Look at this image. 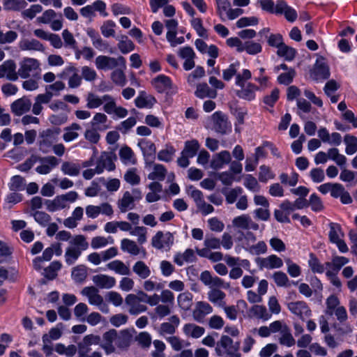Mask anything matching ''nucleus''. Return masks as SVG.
I'll return each instance as SVG.
<instances>
[{"label":"nucleus","mask_w":357,"mask_h":357,"mask_svg":"<svg viewBox=\"0 0 357 357\" xmlns=\"http://www.w3.org/2000/svg\"><path fill=\"white\" fill-rule=\"evenodd\" d=\"M277 54L280 57L284 58L286 61H291L295 58L296 50L284 43L278 50Z\"/></svg>","instance_id":"nucleus-55"},{"label":"nucleus","mask_w":357,"mask_h":357,"mask_svg":"<svg viewBox=\"0 0 357 357\" xmlns=\"http://www.w3.org/2000/svg\"><path fill=\"white\" fill-rule=\"evenodd\" d=\"M116 40H118L117 47L123 54H128L135 48L133 42L126 35L119 36L116 38Z\"/></svg>","instance_id":"nucleus-38"},{"label":"nucleus","mask_w":357,"mask_h":357,"mask_svg":"<svg viewBox=\"0 0 357 357\" xmlns=\"http://www.w3.org/2000/svg\"><path fill=\"white\" fill-rule=\"evenodd\" d=\"M331 195L333 198H340L343 204H351L353 199L350 194L345 190L344 187L340 183H333L331 192Z\"/></svg>","instance_id":"nucleus-23"},{"label":"nucleus","mask_w":357,"mask_h":357,"mask_svg":"<svg viewBox=\"0 0 357 357\" xmlns=\"http://www.w3.org/2000/svg\"><path fill=\"white\" fill-rule=\"evenodd\" d=\"M199 144L197 139H192L185 142L184 148L181 151L183 154L190 156V158L195 157L199 149Z\"/></svg>","instance_id":"nucleus-51"},{"label":"nucleus","mask_w":357,"mask_h":357,"mask_svg":"<svg viewBox=\"0 0 357 357\" xmlns=\"http://www.w3.org/2000/svg\"><path fill=\"white\" fill-rule=\"evenodd\" d=\"M64 255L65 261L68 266L74 264L83 251L89 248V243L83 235L75 236L69 242Z\"/></svg>","instance_id":"nucleus-1"},{"label":"nucleus","mask_w":357,"mask_h":357,"mask_svg":"<svg viewBox=\"0 0 357 357\" xmlns=\"http://www.w3.org/2000/svg\"><path fill=\"white\" fill-rule=\"evenodd\" d=\"M22 50H33L43 52L45 47L43 45L36 39L24 40L20 44Z\"/></svg>","instance_id":"nucleus-46"},{"label":"nucleus","mask_w":357,"mask_h":357,"mask_svg":"<svg viewBox=\"0 0 357 357\" xmlns=\"http://www.w3.org/2000/svg\"><path fill=\"white\" fill-rule=\"evenodd\" d=\"M81 129V126L77 123H73L70 126L64 128V133L63 135V139L66 142H70L76 139L79 137V134L77 132Z\"/></svg>","instance_id":"nucleus-44"},{"label":"nucleus","mask_w":357,"mask_h":357,"mask_svg":"<svg viewBox=\"0 0 357 357\" xmlns=\"http://www.w3.org/2000/svg\"><path fill=\"white\" fill-rule=\"evenodd\" d=\"M101 337L99 335L90 334L84 337L82 341L77 343L78 349H91V345L100 346Z\"/></svg>","instance_id":"nucleus-41"},{"label":"nucleus","mask_w":357,"mask_h":357,"mask_svg":"<svg viewBox=\"0 0 357 357\" xmlns=\"http://www.w3.org/2000/svg\"><path fill=\"white\" fill-rule=\"evenodd\" d=\"M107 268L114 271L115 273L121 275H130V269L128 266L126 265L122 261L116 259L114 260L107 265Z\"/></svg>","instance_id":"nucleus-36"},{"label":"nucleus","mask_w":357,"mask_h":357,"mask_svg":"<svg viewBox=\"0 0 357 357\" xmlns=\"http://www.w3.org/2000/svg\"><path fill=\"white\" fill-rule=\"evenodd\" d=\"M231 155L228 151H222L215 154L211 161V167L213 169L222 168L231 162Z\"/></svg>","instance_id":"nucleus-28"},{"label":"nucleus","mask_w":357,"mask_h":357,"mask_svg":"<svg viewBox=\"0 0 357 357\" xmlns=\"http://www.w3.org/2000/svg\"><path fill=\"white\" fill-rule=\"evenodd\" d=\"M196 256L192 249H186L184 252H178L174 256V262L181 266L185 263H192L195 261Z\"/></svg>","instance_id":"nucleus-32"},{"label":"nucleus","mask_w":357,"mask_h":357,"mask_svg":"<svg viewBox=\"0 0 357 357\" xmlns=\"http://www.w3.org/2000/svg\"><path fill=\"white\" fill-rule=\"evenodd\" d=\"M167 174V169L164 165L160 164H155L153 171L150 173L148 178L151 180L163 181Z\"/></svg>","instance_id":"nucleus-61"},{"label":"nucleus","mask_w":357,"mask_h":357,"mask_svg":"<svg viewBox=\"0 0 357 357\" xmlns=\"http://www.w3.org/2000/svg\"><path fill=\"white\" fill-rule=\"evenodd\" d=\"M92 281L100 289H110L116 284V279L114 277L103 274L93 276Z\"/></svg>","instance_id":"nucleus-31"},{"label":"nucleus","mask_w":357,"mask_h":357,"mask_svg":"<svg viewBox=\"0 0 357 357\" xmlns=\"http://www.w3.org/2000/svg\"><path fill=\"white\" fill-rule=\"evenodd\" d=\"M272 278L278 287H287L291 285V282L287 274L282 271H275L272 275Z\"/></svg>","instance_id":"nucleus-60"},{"label":"nucleus","mask_w":357,"mask_h":357,"mask_svg":"<svg viewBox=\"0 0 357 357\" xmlns=\"http://www.w3.org/2000/svg\"><path fill=\"white\" fill-rule=\"evenodd\" d=\"M288 310L294 315L298 317L302 321L312 316V310L303 301H293L287 303Z\"/></svg>","instance_id":"nucleus-14"},{"label":"nucleus","mask_w":357,"mask_h":357,"mask_svg":"<svg viewBox=\"0 0 357 357\" xmlns=\"http://www.w3.org/2000/svg\"><path fill=\"white\" fill-rule=\"evenodd\" d=\"M126 303L129 306L128 312L130 314L137 315L147 310V307L141 304L140 301L136 298L135 294H128L126 297Z\"/></svg>","instance_id":"nucleus-27"},{"label":"nucleus","mask_w":357,"mask_h":357,"mask_svg":"<svg viewBox=\"0 0 357 357\" xmlns=\"http://www.w3.org/2000/svg\"><path fill=\"white\" fill-rule=\"evenodd\" d=\"M121 249L132 255H137L142 252L145 254L144 248H140L136 242L128 238H123L121 241Z\"/></svg>","instance_id":"nucleus-33"},{"label":"nucleus","mask_w":357,"mask_h":357,"mask_svg":"<svg viewBox=\"0 0 357 357\" xmlns=\"http://www.w3.org/2000/svg\"><path fill=\"white\" fill-rule=\"evenodd\" d=\"M258 90V87L252 83H248L241 89L236 91V96L246 100H252L255 98V92Z\"/></svg>","instance_id":"nucleus-35"},{"label":"nucleus","mask_w":357,"mask_h":357,"mask_svg":"<svg viewBox=\"0 0 357 357\" xmlns=\"http://www.w3.org/2000/svg\"><path fill=\"white\" fill-rule=\"evenodd\" d=\"M176 149L170 143H167L162 149L159 151L157 155L158 160L169 162H171L176 153Z\"/></svg>","instance_id":"nucleus-37"},{"label":"nucleus","mask_w":357,"mask_h":357,"mask_svg":"<svg viewBox=\"0 0 357 357\" xmlns=\"http://www.w3.org/2000/svg\"><path fill=\"white\" fill-rule=\"evenodd\" d=\"M115 164L114 163L112 157L107 153L104 152L100 155L96 164V173L100 174L107 169L109 172L115 169Z\"/></svg>","instance_id":"nucleus-26"},{"label":"nucleus","mask_w":357,"mask_h":357,"mask_svg":"<svg viewBox=\"0 0 357 357\" xmlns=\"http://www.w3.org/2000/svg\"><path fill=\"white\" fill-rule=\"evenodd\" d=\"M119 157L124 165H135L137 163V158L133 151L127 146L120 149Z\"/></svg>","instance_id":"nucleus-40"},{"label":"nucleus","mask_w":357,"mask_h":357,"mask_svg":"<svg viewBox=\"0 0 357 357\" xmlns=\"http://www.w3.org/2000/svg\"><path fill=\"white\" fill-rule=\"evenodd\" d=\"M213 312L211 305L204 301H198L192 311V317L194 320L199 323H202L206 315Z\"/></svg>","instance_id":"nucleus-18"},{"label":"nucleus","mask_w":357,"mask_h":357,"mask_svg":"<svg viewBox=\"0 0 357 357\" xmlns=\"http://www.w3.org/2000/svg\"><path fill=\"white\" fill-rule=\"evenodd\" d=\"M142 199V192L139 188H132L131 191L123 192L122 197L117 202V206L121 213H126L135 207V202Z\"/></svg>","instance_id":"nucleus-4"},{"label":"nucleus","mask_w":357,"mask_h":357,"mask_svg":"<svg viewBox=\"0 0 357 357\" xmlns=\"http://www.w3.org/2000/svg\"><path fill=\"white\" fill-rule=\"evenodd\" d=\"M86 107L96 109L102 105L104 102L103 96L99 97L93 93H89L86 96Z\"/></svg>","instance_id":"nucleus-64"},{"label":"nucleus","mask_w":357,"mask_h":357,"mask_svg":"<svg viewBox=\"0 0 357 357\" xmlns=\"http://www.w3.org/2000/svg\"><path fill=\"white\" fill-rule=\"evenodd\" d=\"M4 77L10 81L17 80L18 70L16 71V64L14 61L9 59L0 65V78Z\"/></svg>","instance_id":"nucleus-19"},{"label":"nucleus","mask_w":357,"mask_h":357,"mask_svg":"<svg viewBox=\"0 0 357 357\" xmlns=\"http://www.w3.org/2000/svg\"><path fill=\"white\" fill-rule=\"evenodd\" d=\"M174 243V236L169 231H158L151 238V245L157 250H168Z\"/></svg>","instance_id":"nucleus-9"},{"label":"nucleus","mask_w":357,"mask_h":357,"mask_svg":"<svg viewBox=\"0 0 357 357\" xmlns=\"http://www.w3.org/2000/svg\"><path fill=\"white\" fill-rule=\"evenodd\" d=\"M195 95L202 99L205 98H215L217 96V92L215 90L211 89L206 83L203 82L197 85Z\"/></svg>","instance_id":"nucleus-39"},{"label":"nucleus","mask_w":357,"mask_h":357,"mask_svg":"<svg viewBox=\"0 0 357 357\" xmlns=\"http://www.w3.org/2000/svg\"><path fill=\"white\" fill-rule=\"evenodd\" d=\"M27 3L24 0H3L5 10L20 11L26 8Z\"/></svg>","instance_id":"nucleus-49"},{"label":"nucleus","mask_w":357,"mask_h":357,"mask_svg":"<svg viewBox=\"0 0 357 357\" xmlns=\"http://www.w3.org/2000/svg\"><path fill=\"white\" fill-rule=\"evenodd\" d=\"M81 294L87 297L89 304L98 306L103 313L109 312V307L104 302L103 298L98 294L97 288L93 286L86 287L82 290Z\"/></svg>","instance_id":"nucleus-5"},{"label":"nucleus","mask_w":357,"mask_h":357,"mask_svg":"<svg viewBox=\"0 0 357 357\" xmlns=\"http://www.w3.org/2000/svg\"><path fill=\"white\" fill-rule=\"evenodd\" d=\"M213 129L221 135H227L231 132V123L227 116L221 111L214 112L211 116Z\"/></svg>","instance_id":"nucleus-6"},{"label":"nucleus","mask_w":357,"mask_h":357,"mask_svg":"<svg viewBox=\"0 0 357 357\" xmlns=\"http://www.w3.org/2000/svg\"><path fill=\"white\" fill-rule=\"evenodd\" d=\"M155 102L156 99L152 96H147L144 91H140L135 99V106L138 108H151Z\"/></svg>","instance_id":"nucleus-34"},{"label":"nucleus","mask_w":357,"mask_h":357,"mask_svg":"<svg viewBox=\"0 0 357 357\" xmlns=\"http://www.w3.org/2000/svg\"><path fill=\"white\" fill-rule=\"evenodd\" d=\"M226 294L222 291L218 289H212L208 292V299L212 303L218 305L219 307L225 306L224 299Z\"/></svg>","instance_id":"nucleus-42"},{"label":"nucleus","mask_w":357,"mask_h":357,"mask_svg":"<svg viewBox=\"0 0 357 357\" xmlns=\"http://www.w3.org/2000/svg\"><path fill=\"white\" fill-rule=\"evenodd\" d=\"M197 254L201 257L206 258L213 262L220 261L223 259V254L220 252L208 251V249L196 248Z\"/></svg>","instance_id":"nucleus-52"},{"label":"nucleus","mask_w":357,"mask_h":357,"mask_svg":"<svg viewBox=\"0 0 357 357\" xmlns=\"http://www.w3.org/2000/svg\"><path fill=\"white\" fill-rule=\"evenodd\" d=\"M132 271L142 279H146L151 274L150 268L143 261H137L133 265Z\"/></svg>","instance_id":"nucleus-45"},{"label":"nucleus","mask_w":357,"mask_h":357,"mask_svg":"<svg viewBox=\"0 0 357 357\" xmlns=\"http://www.w3.org/2000/svg\"><path fill=\"white\" fill-rule=\"evenodd\" d=\"M40 165L36 168L40 174H47L59 165L58 159L54 156H47L40 159Z\"/></svg>","instance_id":"nucleus-25"},{"label":"nucleus","mask_w":357,"mask_h":357,"mask_svg":"<svg viewBox=\"0 0 357 357\" xmlns=\"http://www.w3.org/2000/svg\"><path fill=\"white\" fill-rule=\"evenodd\" d=\"M308 260V265L314 273H323L325 271V264H322L316 255L310 253Z\"/></svg>","instance_id":"nucleus-58"},{"label":"nucleus","mask_w":357,"mask_h":357,"mask_svg":"<svg viewBox=\"0 0 357 357\" xmlns=\"http://www.w3.org/2000/svg\"><path fill=\"white\" fill-rule=\"evenodd\" d=\"M330 75L329 68L324 59H317L310 73V77L317 82L327 79Z\"/></svg>","instance_id":"nucleus-13"},{"label":"nucleus","mask_w":357,"mask_h":357,"mask_svg":"<svg viewBox=\"0 0 357 357\" xmlns=\"http://www.w3.org/2000/svg\"><path fill=\"white\" fill-rule=\"evenodd\" d=\"M112 216L114 213L112 206L109 203H102L100 206L88 205L86 214L89 218H96L100 214Z\"/></svg>","instance_id":"nucleus-15"},{"label":"nucleus","mask_w":357,"mask_h":357,"mask_svg":"<svg viewBox=\"0 0 357 357\" xmlns=\"http://www.w3.org/2000/svg\"><path fill=\"white\" fill-rule=\"evenodd\" d=\"M349 259L342 256H335L333 257L331 261L325 263L326 275H329L330 273L337 275L340 269L347 263Z\"/></svg>","instance_id":"nucleus-20"},{"label":"nucleus","mask_w":357,"mask_h":357,"mask_svg":"<svg viewBox=\"0 0 357 357\" xmlns=\"http://www.w3.org/2000/svg\"><path fill=\"white\" fill-rule=\"evenodd\" d=\"M282 14H283L286 20L290 22H294L298 17L296 10L288 6L284 1H278L276 3V15Z\"/></svg>","instance_id":"nucleus-24"},{"label":"nucleus","mask_w":357,"mask_h":357,"mask_svg":"<svg viewBox=\"0 0 357 357\" xmlns=\"http://www.w3.org/2000/svg\"><path fill=\"white\" fill-rule=\"evenodd\" d=\"M239 342H234L227 335H222L216 344L215 351L218 355L225 357H240L238 353Z\"/></svg>","instance_id":"nucleus-2"},{"label":"nucleus","mask_w":357,"mask_h":357,"mask_svg":"<svg viewBox=\"0 0 357 357\" xmlns=\"http://www.w3.org/2000/svg\"><path fill=\"white\" fill-rule=\"evenodd\" d=\"M40 63L38 60L33 58H24L20 63L18 68V77L26 79L33 75L40 68Z\"/></svg>","instance_id":"nucleus-11"},{"label":"nucleus","mask_w":357,"mask_h":357,"mask_svg":"<svg viewBox=\"0 0 357 357\" xmlns=\"http://www.w3.org/2000/svg\"><path fill=\"white\" fill-rule=\"evenodd\" d=\"M116 339V331L110 329L102 335L100 342V347L104 349L106 354L109 355L115 352V340Z\"/></svg>","instance_id":"nucleus-17"},{"label":"nucleus","mask_w":357,"mask_h":357,"mask_svg":"<svg viewBox=\"0 0 357 357\" xmlns=\"http://www.w3.org/2000/svg\"><path fill=\"white\" fill-rule=\"evenodd\" d=\"M126 59L119 56L117 58L110 57L104 55H100L96 57L95 64L98 70H112L117 66H121L125 69L126 68Z\"/></svg>","instance_id":"nucleus-7"},{"label":"nucleus","mask_w":357,"mask_h":357,"mask_svg":"<svg viewBox=\"0 0 357 357\" xmlns=\"http://www.w3.org/2000/svg\"><path fill=\"white\" fill-rule=\"evenodd\" d=\"M138 146L140 148L146 163L150 161L152 162L155 158V154L156 151V147L153 142L146 139H141L139 140Z\"/></svg>","instance_id":"nucleus-21"},{"label":"nucleus","mask_w":357,"mask_h":357,"mask_svg":"<svg viewBox=\"0 0 357 357\" xmlns=\"http://www.w3.org/2000/svg\"><path fill=\"white\" fill-rule=\"evenodd\" d=\"M45 204L47 211L54 212L66 207V204L63 202V199L61 195L56 196L54 199L45 201Z\"/></svg>","instance_id":"nucleus-48"},{"label":"nucleus","mask_w":357,"mask_h":357,"mask_svg":"<svg viewBox=\"0 0 357 357\" xmlns=\"http://www.w3.org/2000/svg\"><path fill=\"white\" fill-rule=\"evenodd\" d=\"M124 180L131 185H136L140 183L141 178L137 168H129L123 176Z\"/></svg>","instance_id":"nucleus-57"},{"label":"nucleus","mask_w":357,"mask_h":357,"mask_svg":"<svg viewBox=\"0 0 357 357\" xmlns=\"http://www.w3.org/2000/svg\"><path fill=\"white\" fill-rule=\"evenodd\" d=\"M151 84L159 93L173 96L178 92V88L173 83L172 79L163 74L158 75L153 78L151 81Z\"/></svg>","instance_id":"nucleus-3"},{"label":"nucleus","mask_w":357,"mask_h":357,"mask_svg":"<svg viewBox=\"0 0 357 357\" xmlns=\"http://www.w3.org/2000/svg\"><path fill=\"white\" fill-rule=\"evenodd\" d=\"M280 337L279 338V342L281 345H284L288 347L294 346L296 343V340L294 338L289 328L285 326L281 331Z\"/></svg>","instance_id":"nucleus-50"},{"label":"nucleus","mask_w":357,"mask_h":357,"mask_svg":"<svg viewBox=\"0 0 357 357\" xmlns=\"http://www.w3.org/2000/svg\"><path fill=\"white\" fill-rule=\"evenodd\" d=\"M58 133L51 129H47L39 135L38 147L43 153L51 151L54 143L57 142Z\"/></svg>","instance_id":"nucleus-10"},{"label":"nucleus","mask_w":357,"mask_h":357,"mask_svg":"<svg viewBox=\"0 0 357 357\" xmlns=\"http://www.w3.org/2000/svg\"><path fill=\"white\" fill-rule=\"evenodd\" d=\"M344 142L346 144L345 152L347 155H353L357 151V137L353 135H347Z\"/></svg>","instance_id":"nucleus-63"},{"label":"nucleus","mask_w":357,"mask_h":357,"mask_svg":"<svg viewBox=\"0 0 357 357\" xmlns=\"http://www.w3.org/2000/svg\"><path fill=\"white\" fill-rule=\"evenodd\" d=\"M87 276V271L84 265H78L73 268L71 277L77 283L83 282Z\"/></svg>","instance_id":"nucleus-53"},{"label":"nucleus","mask_w":357,"mask_h":357,"mask_svg":"<svg viewBox=\"0 0 357 357\" xmlns=\"http://www.w3.org/2000/svg\"><path fill=\"white\" fill-rule=\"evenodd\" d=\"M192 298L193 295L190 292L181 293L177 297L178 305L183 310L187 311L192 305Z\"/></svg>","instance_id":"nucleus-47"},{"label":"nucleus","mask_w":357,"mask_h":357,"mask_svg":"<svg viewBox=\"0 0 357 357\" xmlns=\"http://www.w3.org/2000/svg\"><path fill=\"white\" fill-rule=\"evenodd\" d=\"M31 105V100L26 96H23L14 101L11 104L10 108L15 115L22 116L30 110Z\"/></svg>","instance_id":"nucleus-22"},{"label":"nucleus","mask_w":357,"mask_h":357,"mask_svg":"<svg viewBox=\"0 0 357 357\" xmlns=\"http://www.w3.org/2000/svg\"><path fill=\"white\" fill-rule=\"evenodd\" d=\"M107 121V117L105 114L96 113L90 121L89 125L91 127L102 131L107 129V127L105 126Z\"/></svg>","instance_id":"nucleus-56"},{"label":"nucleus","mask_w":357,"mask_h":357,"mask_svg":"<svg viewBox=\"0 0 357 357\" xmlns=\"http://www.w3.org/2000/svg\"><path fill=\"white\" fill-rule=\"evenodd\" d=\"M79 73L78 68L73 65H70L62 70L59 77L63 79L68 77V87L70 89H77L82 83V77Z\"/></svg>","instance_id":"nucleus-8"},{"label":"nucleus","mask_w":357,"mask_h":357,"mask_svg":"<svg viewBox=\"0 0 357 357\" xmlns=\"http://www.w3.org/2000/svg\"><path fill=\"white\" fill-rule=\"evenodd\" d=\"M248 317L250 318H255L263 321H267L271 318V313L266 309V306L261 305H254L252 306L248 312Z\"/></svg>","instance_id":"nucleus-29"},{"label":"nucleus","mask_w":357,"mask_h":357,"mask_svg":"<svg viewBox=\"0 0 357 357\" xmlns=\"http://www.w3.org/2000/svg\"><path fill=\"white\" fill-rule=\"evenodd\" d=\"M106 4L101 0H96L91 5L82 8L79 10L82 17L89 19L90 21L96 16V11H98L103 17H107L108 13L105 11Z\"/></svg>","instance_id":"nucleus-12"},{"label":"nucleus","mask_w":357,"mask_h":357,"mask_svg":"<svg viewBox=\"0 0 357 357\" xmlns=\"http://www.w3.org/2000/svg\"><path fill=\"white\" fill-rule=\"evenodd\" d=\"M255 261L260 269L279 268L283 266L282 260L275 255H271L264 258L257 257Z\"/></svg>","instance_id":"nucleus-16"},{"label":"nucleus","mask_w":357,"mask_h":357,"mask_svg":"<svg viewBox=\"0 0 357 357\" xmlns=\"http://www.w3.org/2000/svg\"><path fill=\"white\" fill-rule=\"evenodd\" d=\"M61 169L65 175L77 176L79 174L80 166L73 162H64L61 165Z\"/></svg>","instance_id":"nucleus-59"},{"label":"nucleus","mask_w":357,"mask_h":357,"mask_svg":"<svg viewBox=\"0 0 357 357\" xmlns=\"http://www.w3.org/2000/svg\"><path fill=\"white\" fill-rule=\"evenodd\" d=\"M66 87L64 82L62 81H56L51 84L45 86V93L43 95H47L50 101L53 96H59L60 92Z\"/></svg>","instance_id":"nucleus-43"},{"label":"nucleus","mask_w":357,"mask_h":357,"mask_svg":"<svg viewBox=\"0 0 357 357\" xmlns=\"http://www.w3.org/2000/svg\"><path fill=\"white\" fill-rule=\"evenodd\" d=\"M50 102L47 95H43V93L38 94L35 98V102L33 105L32 112L35 115H39L43 110L42 104H47Z\"/></svg>","instance_id":"nucleus-62"},{"label":"nucleus","mask_w":357,"mask_h":357,"mask_svg":"<svg viewBox=\"0 0 357 357\" xmlns=\"http://www.w3.org/2000/svg\"><path fill=\"white\" fill-rule=\"evenodd\" d=\"M184 335L188 338L198 339L205 333V328L194 323H188L183 327Z\"/></svg>","instance_id":"nucleus-30"},{"label":"nucleus","mask_w":357,"mask_h":357,"mask_svg":"<svg viewBox=\"0 0 357 357\" xmlns=\"http://www.w3.org/2000/svg\"><path fill=\"white\" fill-rule=\"evenodd\" d=\"M131 335L128 331L123 330L120 333L116 332V339L115 340V345L119 348H127L130 343Z\"/></svg>","instance_id":"nucleus-54"}]
</instances>
